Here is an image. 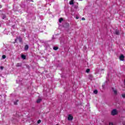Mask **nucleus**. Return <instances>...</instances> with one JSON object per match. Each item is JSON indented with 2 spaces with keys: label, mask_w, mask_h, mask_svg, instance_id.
Returning <instances> with one entry per match:
<instances>
[{
  "label": "nucleus",
  "mask_w": 125,
  "mask_h": 125,
  "mask_svg": "<svg viewBox=\"0 0 125 125\" xmlns=\"http://www.w3.org/2000/svg\"><path fill=\"white\" fill-rule=\"evenodd\" d=\"M92 78H93V76L91 75H89V79H90V80H91V79H92Z\"/></svg>",
  "instance_id": "16"
},
{
  "label": "nucleus",
  "mask_w": 125,
  "mask_h": 125,
  "mask_svg": "<svg viewBox=\"0 0 125 125\" xmlns=\"http://www.w3.org/2000/svg\"><path fill=\"white\" fill-rule=\"evenodd\" d=\"M2 7V6H1V5H0V8H1Z\"/></svg>",
  "instance_id": "25"
},
{
  "label": "nucleus",
  "mask_w": 125,
  "mask_h": 125,
  "mask_svg": "<svg viewBox=\"0 0 125 125\" xmlns=\"http://www.w3.org/2000/svg\"><path fill=\"white\" fill-rule=\"evenodd\" d=\"M82 20H85V19L84 18H83L82 19Z\"/></svg>",
  "instance_id": "23"
},
{
  "label": "nucleus",
  "mask_w": 125,
  "mask_h": 125,
  "mask_svg": "<svg viewBox=\"0 0 125 125\" xmlns=\"http://www.w3.org/2000/svg\"><path fill=\"white\" fill-rule=\"evenodd\" d=\"M54 50H57L58 49V47L55 46L53 47Z\"/></svg>",
  "instance_id": "17"
},
{
  "label": "nucleus",
  "mask_w": 125,
  "mask_h": 125,
  "mask_svg": "<svg viewBox=\"0 0 125 125\" xmlns=\"http://www.w3.org/2000/svg\"><path fill=\"white\" fill-rule=\"evenodd\" d=\"M19 102V100H17L15 102H14V105H17V103Z\"/></svg>",
  "instance_id": "14"
},
{
  "label": "nucleus",
  "mask_w": 125,
  "mask_h": 125,
  "mask_svg": "<svg viewBox=\"0 0 125 125\" xmlns=\"http://www.w3.org/2000/svg\"><path fill=\"white\" fill-rule=\"evenodd\" d=\"M42 99L40 98L38 99L37 101V103L39 104V103H41V102H42Z\"/></svg>",
  "instance_id": "9"
},
{
  "label": "nucleus",
  "mask_w": 125,
  "mask_h": 125,
  "mask_svg": "<svg viewBox=\"0 0 125 125\" xmlns=\"http://www.w3.org/2000/svg\"><path fill=\"white\" fill-rule=\"evenodd\" d=\"M119 59L121 61H125V56H124L123 54H121L119 57Z\"/></svg>",
  "instance_id": "2"
},
{
  "label": "nucleus",
  "mask_w": 125,
  "mask_h": 125,
  "mask_svg": "<svg viewBox=\"0 0 125 125\" xmlns=\"http://www.w3.org/2000/svg\"><path fill=\"white\" fill-rule=\"evenodd\" d=\"M21 58L22 59H23V60H25V59H26V56L21 55Z\"/></svg>",
  "instance_id": "12"
},
{
  "label": "nucleus",
  "mask_w": 125,
  "mask_h": 125,
  "mask_svg": "<svg viewBox=\"0 0 125 125\" xmlns=\"http://www.w3.org/2000/svg\"><path fill=\"white\" fill-rule=\"evenodd\" d=\"M22 66V63H18L16 65L17 67H21Z\"/></svg>",
  "instance_id": "11"
},
{
  "label": "nucleus",
  "mask_w": 125,
  "mask_h": 125,
  "mask_svg": "<svg viewBox=\"0 0 125 125\" xmlns=\"http://www.w3.org/2000/svg\"><path fill=\"white\" fill-rule=\"evenodd\" d=\"M93 93H94V94H97L98 93V91L97 90H95L93 91Z\"/></svg>",
  "instance_id": "13"
},
{
  "label": "nucleus",
  "mask_w": 125,
  "mask_h": 125,
  "mask_svg": "<svg viewBox=\"0 0 125 125\" xmlns=\"http://www.w3.org/2000/svg\"><path fill=\"white\" fill-rule=\"evenodd\" d=\"M69 4L71 5L74 4V0H71L69 2Z\"/></svg>",
  "instance_id": "10"
},
{
  "label": "nucleus",
  "mask_w": 125,
  "mask_h": 125,
  "mask_svg": "<svg viewBox=\"0 0 125 125\" xmlns=\"http://www.w3.org/2000/svg\"><path fill=\"white\" fill-rule=\"evenodd\" d=\"M86 73H89V72H90V69H87L86 70Z\"/></svg>",
  "instance_id": "19"
},
{
  "label": "nucleus",
  "mask_w": 125,
  "mask_h": 125,
  "mask_svg": "<svg viewBox=\"0 0 125 125\" xmlns=\"http://www.w3.org/2000/svg\"><path fill=\"white\" fill-rule=\"evenodd\" d=\"M28 49H29V45H25L24 47V50H28Z\"/></svg>",
  "instance_id": "8"
},
{
  "label": "nucleus",
  "mask_w": 125,
  "mask_h": 125,
  "mask_svg": "<svg viewBox=\"0 0 125 125\" xmlns=\"http://www.w3.org/2000/svg\"><path fill=\"white\" fill-rule=\"evenodd\" d=\"M1 17L2 18V19H5V18H6V16L3 14H1Z\"/></svg>",
  "instance_id": "5"
},
{
  "label": "nucleus",
  "mask_w": 125,
  "mask_h": 125,
  "mask_svg": "<svg viewBox=\"0 0 125 125\" xmlns=\"http://www.w3.org/2000/svg\"><path fill=\"white\" fill-rule=\"evenodd\" d=\"M123 98H125V93L122 95Z\"/></svg>",
  "instance_id": "21"
},
{
  "label": "nucleus",
  "mask_w": 125,
  "mask_h": 125,
  "mask_svg": "<svg viewBox=\"0 0 125 125\" xmlns=\"http://www.w3.org/2000/svg\"><path fill=\"white\" fill-rule=\"evenodd\" d=\"M112 89L114 92V95H118V90H117V89H115L114 87H112Z\"/></svg>",
  "instance_id": "3"
},
{
  "label": "nucleus",
  "mask_w": 125,
  "mask_h": 125,
  "mask_svg": "<svg viewBox=\"0 0 125 125\" xmlns=\"http://www.w3.org/2000/svg\"><path fill=\"white\" fill-rule=\"evenodd\" d=\"M18 40H19L20 42H23V41L21 38L20 37H19V38H17Z\"/></svg>",
  "instance_id": "6"
},
{
  "label": "nucleus",
  "mask_w": 125,
  "mask_h": 125,
  "mask_svg": "<svg viewBox=\"0 0 125 125\" xmlns=\"http://www.w3.org/2000/svg\"><path fill=\"white\" fill-rule=\"evenodd\" d=\"M41 123H42V121H41V120L38 121V124H41Z\"/></svg>",
  "instance_id": "20"
},
{
  "label": "nucleus",
  "mask_w": 125,
  "mask_h": 125,
  "mask_svg": "<svg viewBox=\"0 0 125 125\" xmlns=\"http://www.w3.org/2000/svg\"><path fill=\"white\" fill-rule=\"evenodd\" d=\"M2 58L3 59H5V58H6V56H5V55H3L2 56Z\"/></svg>",
  "instance_id": "18"
},
{
  "label": "nucleus",
  "mask_w": 125,
  "mask_h": 125,
  "mask_svg": "<svg viewBox=\"0 0 125 125\" xmlns=\"http://www.w3.org/2000/svg\"><path fill=\"white\" fill-rule=\"evenodd\" d=\"M118 114V111H117V110H113L111 111V115L112 116H115L116 115H117Z\"/></svg>",
  "instance_id": "1"
},
{
  "label": "nucleus",
  "mask_w": 125,
  "mask_h": 125,
  "mask_svg": "<svg viewBox=\"0 0 125 125\" xmlns=\"http://www.w3.org/2000/svg\"><path fill=\"white\" fill-rule=\"evenodd\" d=\"M73 119V116H72V115L71 114H69L68 115V121H72Z\"/></svg>",
  "instance_id": "4"
},
{
  "label": "nucleus",
  "mask_w": 125,
  "mask_h": 125,
  "mask_svg": "<svg viewBox=\"0 0 125 125\" xmlns=\"http://www.w3.org/2000/svg\"><path fill=\"white\" fill-rule=\"evenodd\" d=\"M115 35H120V31L118 30H116L115 31Z\"/></svg>",
  "instance_id": "7"
},
{
  "label": "nucleus",
  "mask_w": 125,
  "mask_h": 125,
  "mask_svg": "<svg viewBox=\"0 0 125 125\" xmlns=\"http://www.w3.org/2000/svg\"><path fill=\"white\" fill-rule=\"evenodd\" d=\"M74 7L75 8H78V6H75Z\"/></svg>",
  "instance_id": "24"
},
{
  "label": "nucleus",
  "mask_w": 125,
  "mask_h": 125,
  "mask_svg": "<svg viewBox=\"0 0 125 125\" xmlns=\"http://www.w3.org/2000/svg\"><path fill=\"white\" fill-rule=\"evenodd\" d=\"M63 20H64L63 19V18H60V19H59V22L60 23H61V22H62V21H63Z\"/></svg>",
  "instance_id": "15"
},
{
  "label": "nucleus",
  "mask_w": 125,
  "mask_h": 125,
  "mask_svg": "<svg viewBox=\"0 0 125 125\" xmlns=\"http://www.w3.org/2000/svg\"><path fill=\"white\" fill-rule=\"evenodd\" d=\"M0 69L1 70H3V67H2V66H0Z\"/></svg>",
  "instance_id": "22"
},
{
  "label": "nucleus",
  "mask_w": 125,
  "mask_h": 125,
  "mask_svg": "<svg viewBox=\"0 0 125 125\" xmlns=\"http://www.w3.org/2000/svg\"><path fill=\"white\" fill-rule=\"evenodd\" d=\"M76 18H77V19H79V18L78 17H77Z\"/></svg>",
  "instance_id": "26"
},
{
  "label": "nucleus",
  "mask_w": 125,
  "mask_h": 125,
  "mask_svg": "<svg viewBox=\"0 0 125 125\" xmlns=\"http://www.w3.org/2000/svg\"><path fill=\"white\" fill-rule=\"evenodd\" d=\"M113 110H116V109H113Z\"/></svg>",
  "instance_id": "27"
}]
</instances>
